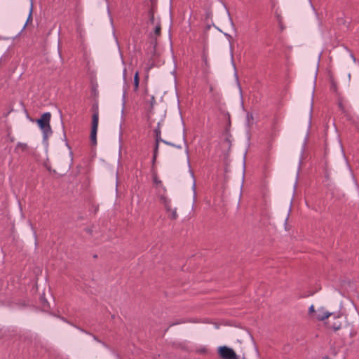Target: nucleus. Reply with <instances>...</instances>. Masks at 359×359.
<instances>
[{"label": "nucleus", "instance_id": "nucleus-1", "mask_svg": "<svg viewBox=\"0 0 359 359\" xmlns=\"http://www.w3.org/2000/svg\"><path fill=\"white\" fill-rule=\"evenodd\" d=\"M50 113L46 112L41 115V118L37 120V123L43 134V139L47 140L52 134V130L50 126Z\"/></svg>", "mask_w": 359, "mask_h": 359}, {"label": "nucleus", "instance_id": "nucleus-2", "mask_svg": "<svg viewBox=\"0 0 359 359\" xmlns=\"http://www.w3.org/2000/svg\"><path fill=\"white\" fill-rule=\"evenodd\" d=\"M217 353L222 359H239L235 351L226 346L218 347Z\"/></svg>", "mask_w": 359, "mask_h": 359}, {"label": "nucleus", "instance_id": "nucleus-3", "mask_svg": "<svg viewBox=\"0 0 359 359\" xmlns=\"http://www.w3.org/2000/svg\"><path fill=\"white\" fill-rule=\"evenodd\" d=\"M331 317H332V320H329L327 322V327L334 331L339 330L342 327L344 322L342 315L340 313L335 314L332 313V316Z\"/></svg>", "mask_w": 359, "mask_h": 359}, {"label": "nucleus", "instance_id": "nucleus-4", "mask_svg": "<svg viewBox=\"0 0 359 359\" xmlns=\"http://www.w3.org/2000/svg\"><path fill=\"white\" fill-rule=\"evenodd\" d=\"M158 194L160 197V201L165 206L166 211L170 212L169 217H171L172 219H176L177 217L176 209L171 208L170 201L164 195V194H161V190L158 191Z\"/></svg>", "mask_w": 359, "mask_h": 359}, {"label": "nucleus", "instance_id": "nucleus-5", "mask_svg": "<svg viewBox=\"0 0 359 359\" xmlns=\"http://www.w3.org/2000/svg\"><path fill=\"white\" fill-rule=\"evenodd\" d=\"M99 114L98 111H95L92 117V129L90 133V140L93 144L97 143L96 135L98 127Z\"/></svg>", "mask_w": 359, "mask_h": 359}, {"label": "nucleus", "instance_id": "nucleus-6", "mask_svg": "<svg viewBox=\"0 0 359 359\" xmlns=\"http://www.w3.org/2000/svg\"><path fill=\"white\" fill-rule=\"evenodd\" d=\"M332 316V313L325 311L323 307H320L316 310L313 318L320 321H323Z\"/></svg>", "mask_w": 359, "mask_h": 359}, {"label": "nucleus", "instance_id": "nucleus-7", "mask_svg": "<svg viewBox=\"0 0 359 359\" xmlns=\"http://www.w3.org/2000/svg\"><path fill=\"white\" fill-rule=\"evenodd\" d=\"M155 142H155V147H154V157H153L154 161L156 158V156H157V154H158V148H159V143L161 142H163L164 144H168V145L174 146L173 144L163 140L161 138V135H158V136H155Z\"/></svg>", "mask_w": 359, "mask_h": 359}, {"label": "nucleus", "instance_id": "nucleus-8", "mask_svg": "<svg viewBox=\"0 0 359 359\" xmlns=\"http://www.w3.org/2000/svg\"><path fill=\"white\" fill-rule=\"evenodd\" d=\"M153 180L155 186L157 188L162 189L163 192L165 191V188L163 186L162 182L157 177L156 175L154 176Z\"/></svg>", "mask_w": 359, "mask_h": 359}, {"label": "nucleus", "instance_id": "nucleus-9", "mask_svg": "<svg viewBox=\"0 0 359 359\" xmlns=\"http://www.w3.org/2000/svg\"><path fill=\"white\" fill-rule=\"evenodd\" d=\"M139 83H140V79H139V73L138 72H136L134 75V81H133V86H134V91H137L139 88Z\"/></svg>", "mask_w": 359, "mask_h": 359}, {"label": "nucleus", "instance_id": "nucleus-10", "mask_svg": "<svg viewBox=\"0 0 359 359\" xmlns=\"http://www.w3.org/2000/svg\"><path fill=\"white\" fill-rule=\"evenodd\" d=\"M27 147L28 146L25 143H18L17 145V149H20L22 151H26Z\"/></svg>", "mask_w": 359, "mask_h": 359}, {"label": "nucleus", "instance_id": "nucleus-11", "mask_svg": "<svg viewBox=\"0 0 359 359\" xmlns=\"http://www.w3.org/2000/svg\"><path fill=\"white\" fill-rule=\"evenodd\" d=\"M161 25L159 23H157L156 25L155 29H154V34L158 36L161 34Z\"/></svg>", "mask_w": 359, "mask_h": 359}, {"label": "nucleus", "instance_id": "nucleus-12", "mask_svg": "<svg viewBox=\"0 0 359 359\" xmlns=\"http://www.w3.org/2000/svg\"><path fill=\"white\" fill-rule=\"evenodd\" d=\"M156 100L154 96L151 95L147 102L150 105V109H151L154 105Z\"/></svg>", "mask_w": 359, "mask_h": 359}, {"label": "nucleus", "instance_id": "nucleus-13", "mask_svg": "<svg viewBox=\"0 0 359 359\" xmlns=\"http://www.w3.org/2000/svg\"><path fill=\"white\" fill-rule=\"evenodd\" d=\"M149 21L151 22V23L154 24L155 23L154 15V11L152 9H151L149 11Z\"/></svg>", "mask_w": 359, "mask_h": 359}, {"label": "nucleus", "instance_id": "nucleus-14", "mask_svg": "<svg viewBox=\"0 0 359 359\" xmlns=\"http://www.w3.org/2000/svg\"><path fill=\"white\" fill-rule=\"evenodd\" d=\"M160 125H161V123H158L157 128H156L154 130V136H158V135H161Z\"/></svg>", "mask_w": 359, "mask_h": 359}, {"label": "nucleus", "instance_id": "nucleus-15", "mask_svg": "<svg viewBox=\"0 0 359 359\" xmlns=\"http://www.w3.org/2000/svg\"><path fill=\"white\" fill-rule=\"evenodd\" d=\"M316 311L314 309L313 305H311L309 309V313L313 318V315L316 313Z\"/></svg>", "mask_w": 359, "mask_h": 359}, {"label": "nucleus", "instance_id": "nucleus-16", "mask_svg": "<svg viewBox=\"0 0 359 359\" xmlns=\"http://www.w3.org/2000/svg\"><path fill=\"white\" fill-rule=\"evenodd\" d=\"M32 8H31V10H30V13H29L27 21H29V20L32 19Z\"/></svg>", "mask_w": 359, "mask_h": 359}, {"label": "nucleus", "instance_id": "nucleus-17", "mask_svg": "<svg viewBox=\"0 0 359 359\" xmlns=\"http://www.w3.org/2000/svg\"><path fill=\"white\" fill-rule=\"evenodd\" d=\"M126 69H125L123 71V80L124 81H126Z\"/></svg>", "mask_w": 359, "mask_h": 359}, {"label": "nucleus", "instance_id": "nucleus-18", "mask_svg": "<svg viewBox=\"0 0 359 359\" xmlns=\"http://www.w3.org/2000/svg\"><path fill=\"white\" fill-rule=\"evenodd\" d=\"M351 58H353V61L355 62V57L353 56V55L351 54Z\"/></svg>", "mask_w": 359, "mask_h": 359}, {"label": "nucleus", "instance_id": "nucleus-19", "mask_svg": "<svg viewBox=\"0 0 359 359\" xmlns=\"http://www.w3.org/2000/svg\"><path fill=\"white\" fill-rule=\"evenodd\" d=\"M252 118V115H250H250H248V118Z\"/></svg>", "mask_w": 359, "mask_h": 359}, {"label": "nucleus", "instance_id": "nucleus-20", "mask_svg": "<svg viewBox=\"0 0 359 359\" xmlns=\"http://www.w3.org/2000/svg\"><path fill=\"white\" fill-rule=\"evenodd\" d=\"M252 118V115H250H250H248V118Z\"/></svg>", "mask_w": 359, "mask_h": 359}]
</instances>
